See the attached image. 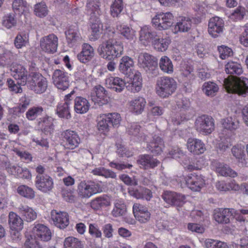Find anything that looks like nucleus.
I'll return each instance as SVG.
<instances>
[{"mask_svg":"<svg viewBox=\"0 0 248 248\" xmlns=\"http://www.w3.org/2000/svg\"><path fill=\"white\" fill-rule=\"evenodd\" d=\"M234 212V209L232 208L219 209L215 211L214 217L219 223L227 224L230 222V218L233 215Z\"/></svg>","mask_w":248,"mask_h":248,"instance_id":"nucleus-27","label":"nucleus"},{"mask_svg":"<svg viewBox=\"0 0 248 248\" xmlns=\"http://www.w3.org/2000/svg\"><path fill=\"white\" fill-rule=\"evenodd\" d=\"M47 7L45 2H41L34 5V12L36 16L43 17L47 15Z\"/></svg>","mask_w":248,"mask_h":248,"instance_id":"nucleus-58","label":"nucleus"},{"mask_svg":"<svg viewBox=\"0 0 248 248\" xmlns=\"http://www.w3.org/2000/svg\"><path fill=\"white\" fill-rule=\"evenodd\" d=\"M186 185L193 191H199L205 185L202 175L191 173L184 178Z\"/></svg>","mask_w":248,"mask_h":248,"instance_id":"nucleus-10","label":"nucleus"},{"mask_svg":"<svg viewBox=\"0 0 248 248\" xmlns=\"http://www.w3.org/2000/svg\"><path fill=\"white\" fill-rule=\"evenodd\" d=\"M110 198L106 195L97 197L91 202V207L94 210H98L109 206Z\"/></svg>","mask_w":248,"mask_h":248,"instance_id":"nucleus-36","label":"nucleus"},{"mask_svg":"<svg viewBox=\"0 0 248 248\" xmlns=\"http://www.w3.org/2000/svg\"><path fill=\"white\" fill-rule=\"evenodd\" d=\"M202 90L207 96L213 97L217 94L218 91L219 87L216 83L208 81L203 83Z\"/></svg>","mask_w":248,"mask_h":248,"instance_id":"nucleus-43","label":"nucleus"},{"mask_svg":"<svg viewBox=\"0 0 248 248\" xmlns=\"http://www.w3.org/2000/svg\"><path fill=\"white\" fill-rule=\"evenodd\" d=\"M133 212L135 218L140 223H146L150 218L151 213L147 208L139 203L134 204Z\"/></svg>","mask_w":248,"mask_h":248,"instance_id":"nucleus-21","label":"nucleus"},{"mask_svg":"<svg viewBox=\"0 0 248 248\" xmlns=\"http://www.w3.org/2000/svg\"><path fill=\"white\" fill-rule=\"evenodd\" d=\"M108 120H109V124L111 127H118L121 121V117L120 114L118 113H109L107 114Z\"/></svg>","mask_w":248,"mask_h":248,"instance_id":"nucleus-59","label":"nucleus"},{"mask_svg":"<svg viewBox=\"0 0 248 248\" xmlns=\"http://www.w3.org/2000/svg\"><path fill=\"white\" fill-rule=\"evenodd\" d=\"M88 12L91 14L99 15V0H89L86 5Z\"/></svg>","mask_w":248,"mask_h":248,"instance_id":"nucleus-60","label":"nucleus"},{"mask_svg":"<svg viewBox=\"0 0 248 248\" xmlns=\"http://www.w3.org/2000/svg\"><path fill=\"white\" fill-rule=\"evenodd\" d=\"M124 9L123 0H113L110 6V14L113 17H119Z\"/></svg>","mask_w":248,"mask_h":248,"instance_id":"nucleus-52","label":"nucleus"},{"mask_svg":"<svg viewBox=\"0 0 248 248\" xmlns=\"http://www.w3.org/2000/svg\"><path fill=\"white\" fill-rule=\"evenodd\" d=\"M64 146L68 149H74L78 147L80 139L78 133L69 129L64 131L62 133Z\"/></svg>","mask_w":248,"mask_h":248,"instance_id":"nucleus-11","label":"nucleus"},{"mask_svg":"<svg viewBox=\"0 0 248 248\" xmlns=\"http://www.w3.org/2000/svg\"><path fill=\"white\" fill-rule=\"evenodd\" d=\"M223 20L218 16L213 17L208 22V31L213 38L218 37L222 33L224 29Z\"/></svg>","mask_w":248,"mask_h":248,"instance_id":"nucleus-14","label":"nucleus"},{"mask_svg":"<svg viewBox=\"0 0 248 248\" xmlns=\"http://www.w3.org/2000/svg\"><path fill=\"white\" fill-rule=\"evenodd\" d=\"M17 209L18 213L21 215L23 218L27 222H31L37 217L36 212L28 205L21 204Z\"/></svg>","mask_w":248,"mask_h":248,"instance_id":"nucleus-30","label":"nucleus"},{"mask_svg":"<svg viewBox=\"0 0 248 248\" xmlns=\"http://www.w3.org/2000/svg\"><path fill=\"white\" fill-rule=\"evenodd\" d=\"M94 56V50L92 46L88 43L82 45V49L77 55L78 59L82 63H87Z\"/></svg>","mask_w":248,"mask_h":248,"instance_id":"nucleus-23","label":"nucleus"},{"mask_svg":"<svg viewBox=\"0 0 248 248\" xmlns=\"http://www.w3.org/2000/svg\"><path fill=\"white\" fill-rule=\"evenodd\" d=\"M95 90L96 96L95 103H97L99 106L107 104L109 100L108 92L101 85L96 86Z\"/></svg>","mask_w":248,"mask_h":248,"instance_id":"nucleus-38","label":"nucleus"},{"mask_svg":"<svg viewBox=\"0 0 248 248\" xmlns=\"http://www.w3.org/2000/svg\"><path fill=\"white\" fill-rule=\"evenodd\" d=\"M91 172L94 175L101 176L106 178L116 179L117 178V175L115 172L103 167L96 168L93 170Z\"/></svg>","mask_w":248,"mask_h":248,"instance_id":"nucleus-44","label":"nucleus"},{"mask_svg":"<svg viewBox=\"0 0 248 248\" xmlns=\"http://www.w3.org/2000/svg\"><path fill=\"white\" fill-rule=\"evenodd\" d=\"M27 83L29 89L38 94L44 93L47 87L46 78L39 73H31Z\"/></svg>","mask_w":248,"mask_h":248,"instance_id":"nucleus-6","label":"nucleus"},{"mask_svg":"<svg viewBox=\"0 0 248 248\" xmlns=\"http://www.w3.org/2000/svg\"><path fill=\"white\" fill-rule=\"evenodd\" d=\"M192 25L191 20L188 17L181 16L178 20V22L175 26V32H187Z\"/></svg>","mask_w":248,"mask_h":248,"instance_id":"nucleus-37","label":"nucleus"},{"mask_svg":"<svg viewBox=\"0 0 248 248\" xmlns=\"http://www.w3.org/2000/svg\"><path fill=\"white\" fill-rule=\"evenodd\" d=\"M164 21V30H167L171 26L173 23L174 16L170 12L161 13Z\"/></svg>","mask_w":248,"mask_h":248,"instance_id":"nucleus-63","label":"nucleus"},{"mask_svg":"<svg viewBox=\"0 0 248 248\" xmlns=\"http://www.w3.org/2000/svg\"><path fill=\"white\" fill-rule=\"evenodd\" d=\"M58 44V37L54 34H50L40 39L42 50L49 53H54L57 50Z\"/></svg>","mask_w":248,"mask_h":248,"instance_id":"nucleus-12","label":"nucleus"},{"mask_svg":"<svg viewBox=\"0 0 248 248\" xmlns=\"http://www.w3.org/2000/svg\"><path fill=\"white\" fill-rule=\"evenodd\" d=\"M195 127L198 131L203 135L210 134L215 130V120L210 116L202 115L196 119Z\"/></svg>","mask_w":248,"mask_h":248,"instance_id":"nucleus-7","label":"nucleus"},{"mask_svg":"<svg viewBox=\"0 0 248 248\" xmlns=\"http://www.w3.org/2000/svg\"><path fill=\"white\" fill-rule=\"evenodd\" d=\"M138 64L152 77L158 75L157 59L152 55L146 53L140 54L138 57Z\"/></svg>","mask_w":248,"mask_h":248,"instance_id":"nucleus-4","label":"nucleus"},{"mask_svg":"<svg viewBox=\"0 0 248 248\" xmlns=\"http://www.w3.org/2000/svg\"><path fill=\"white\" fill-rule=\"evenodd\" d=\"M51 217L55 226L60 229L65 228L69 223V215L65 212L53 210L51 212Z\"/></svg>","mask_w":248,"mask_h":248,"instance_id":"nucleus-18","label":"nucleus"},{"mask_svg":"<svg viewBox=\"0 0 248 248\" xmlns=\"http://www.w3.org/2000/svg\"><path fill=\"white\" fill-rule=\"evenodd\" d=\"M44 108L39 105H35L30 108L26 112V118L29 121H34L43 116Z\"/></svg>","mask_w":248,"mask_h":248,"instance_id":"nucleus-35","label":"nucleus"},{"mask_svg":"<svg viewBox=\"0 0 248 248\" xmlns=\"http://www.w3.org/2000/svg\"><path fill=\"white\" fill-rule=\"evenodd\" d=\"M100 185L93 181H81L78 186V192L82 198H89L99 192Z\"/></svg>","mask_w":248,"mask_h":248,"instance_id":"nucleus-8","label":"nucleus"},{"mask_svg":"<svg viewBox=\"0 0 248 248\" xmlns=\"http://www.w3.org/2000/svg\"><path fill=\"white\" fill-rule=\"evenodd\" d=\"M232 153L237 160L239 164L242 166L247 164V158L245 153V147L241 144H237L232 147Z\"/></svg>","mask_w":248,"mask_h":248,"instance_id":"nucleus-31","label":"nucleus"},{"mask_svg":"<svg viewBox=\"0 0 248 248\" xmlns=\"http://www.w3.org/2000/svg\"><path fill=\"white\" fill-rule=\"evenodd\" d=\"M8 217V223L11 230H21L23 228V219L17 214L10 212Z\"/></svg>","mask_w":248,"mask_h":248,"instance_id":"nucleus-34","label":"nucleus"},{"mask_svg":"<svg viewBox=\"0 0 248 248\" xmlns=\"http://www.w3.org/2000/svg\"><path fill=\"white\" fill-rule=\"evenodd\" d=\"M245 16V8L241 6H239L232 11L229 17L231 20L234 21H237L242 20Z\"/></svg>","mask_w":248,"mask_h":248,"instance_id":"nucleus-54","label":"nucleus"},{"mask_svg":"<svg viewBox=\"0 0 248 248\" xmlns=\"http://www.w3.org/2000/svg\"><path fill=\"white\" fill-rule=\"evenodd\" d=\"M89 233L93 237L96 238H101L102 237V232L97 224L91 223L89 224Z\"/></svg>","mask_w":248,"mask_h":248,"instance_id":"nucleus-62","label":"nucleus"},{"mask_svg":"<svg viewBox=\"0 0 248 248\" xmlns=\"http://www.w3.org/2000/svg\"><path fill=\"white\" fill-rule=\"evenodd\" d=\"M6 82L10 91L16 93H21L22 92V89L20 87L22 86L20 84V80H16L15 81L11 78H8Z\"/></svg>","mask_w":248,"mask_h":248,"instance_id":"nucleus-56","label":"nucleus"},{"mask_svg":"<svg viewBox=\"0 0 248 248\" xmlns=\"http://www.w3.org/2000/svg\"><path fill=\"white\" fill-rule=\"evenodd\" d=\"M186 146L189 152L195 155L202 154L205 150L204 143L197 139L189 138L187 141Z\"/></svg>","mask_w":248,"mask_h":248,"instance_id":"nucleus-24","label":"nucleus"},{"mask_svg":"<svg viewBox=\"0 0 248 248\" xmlns=\"http://www.w3.org/2000/svg\"><path fill=\"white\" fill-rule=\"evenodd\" d=\"M54 119L51 116L45 114L37 120V125L45 134H51L54 130Z\"/></svg>","mask_w":248,"mask_h":248,"instance_id":"nucleus-19","label":"nucleus"},{"mask_svg":"<svg viewBox=\"0 0 248 248\" xmlns=\"http://www.w3.org/2000/svg\"><path fill=\"white\" fill-rule=\"evenodd\" d=\"M110 33L106 32L104 35V40L97 48L99 55L104 59L109 61L107 67L109 71H114L116 63L112 60L120 57L124 52L123 43L116 41L114 38V31L109 30Z\"/></svg>","mask_w":248,"mask_h":248,"instance_id":"nucleus-1","label":"nucleus"},{"mask_svg":"<svg viewBox=\"0 0 248 248\" xmlns=\"http://www.w3.org/2000/svg\"><path fill=\"white\" fill-rule=\"evenodd\" d=\"M107 114H103L97 119V127L99 131H108L111 127Z\"/></svg>","mask_w":248,"mask_h":248,"instance_id":"nucleus-55","label":"nucleus"},{"mask_svg":"<svg viewBox=\"0 0 248 248\" xmlns=\"http://www.w3.org/2000/svg\"><path fill=\"white\" fill-rule=\"evenodd\" d=\"M24 248H43V247L36 238L30 235L24 243Z\"/></svg>","mask_w":248,"mask_h":248,"instance_id":"nucleus-64","label":"nucleus"},{"mask_svg":"<svg viewBox=\"0 0 248 248\" xmlns=\"http://www.w3.org/2000/svg\"><path fill=\"white\" fill-rule=\"evenodd\" d=\"M126 132L128 135L136 138L139 141L147 142L146 149L150 151L154 155H159L162 152L164 147V141L158 136L154 135L153 140L149 142L147 136H146L141 129V126L137 123H131L127 125Z\"/></svg>","mask_w":248,"mask_h":248,"instance_id":"nucleus-2","label":"nucleus"},{"mask_svg":"<svg viewBox=\"0 0 248 248\" xmlns=\"http://www.w3.org/2000/svg\"><path fill=\"white\" fill-rule=\"evenodd\" d=\"M158 34L150 26H144L141 28L140 31V40L145 46L152 45L153 42L157 38Z\"/></svg>","mask_w":248,"mask_h":248,"instance_id":"nucleus-16","label":"nucleus"},{"mask_svg":"<svg viewBox=\"0 0 248 248\" xmlns=\"http://www.w3.org/2000/svg\"><path fill=\"white\" fill-rule=\"evenodd\" d=\"M121 73L127 77H130L134 74V62L131 57L124 56L120 60L118 66Z\"/></svg>","mask_w":248,"mask_h":248,"instance_id":"nucleus-20","label":"nucleus"},{"mask_svg":"<svg viewBox=\"0 0 248 248\" xmlns=\"http://www.w3.org/2000/svg\"><path fill=\"white\" fill-rule=\"evenodd\" d=\"M28 36L24 31L19 32L14 40V45L17 48H21L28 44Z\"/></svg>","mask_w":248,"mask_h":248,"instance_id":"nucleus-51","label":"nucleus"},{"mask_svg":"<svg viewBox=\"0 0 248 248\" xmlns=\"http://www.w3.org/2000/svg\"><path fill=\"white\" fill-rule=\"evenodd\" d=\"M34 238L44 242H47L51 238L50 230L46 225L42 224H34L32 228Z\"/></svg>","mask_w":248,"mask_h":248,"instance_id":"nucleus-17","label":"nucleus"},{"mask_svg":"<svg viewBox=\"0 0 248 248\" xmlns=\"http://www.w3.org/2000/svg\"><path fill=\"white\" fill-rule=\"evenodd\" d=\"M226 89L229 92L235 93L239 95H246L248 93V78L241 77L234 80L224 79Z\"/></svg>","mask_w":248,"mask_h":248,"instance_id":"nucleus-5","label":"nucleus"},{"mask_svg":"<svg viewBox=\"0 0 248 248\" xmlns=\"http://www.w3.org/2000/svg\"><path fill=\"white\" fill-rule=\"evenodd\" d=\"M17 23L16 18L15 17V14L10 13L5 17L2 22V25L8 29H10L16 26Z\"/></svg>","mask_w":248,"mask_h":248,"instance_id":"nucleus-61","label":"nucleus"},{"mask_svg":"<svg viewBox=\"0 0 248 248\" xmlns=\"http://www.w3.org/2000/svg\"><path fill=\"white\" fill-rule=\"evenodd\" d=\"M12 75L16 80H20L21 85H25L27 83L28 72L21 64H14L11 68Z\"/></svg>","mask_w":248,"mask_h":248,"instance_id":"nucleus-22","label":"nucleus"},{"mask_svg":"<svg viewBox=\"0 0 248 248\" xmlns=\"http://www.w3.org/2000/svg\"><path fill=\"white\" fill-rule=\"evenodd\" d=\"M35 185L38 190L46 193L53 188V180L47 174L37 175L35 180Z\"/></svg>","mask_w":248,"mask_h":248,"instance_id":"nucleus-13","label":"nucleus"},{"mask_svg":"<svg viewBox=\"0 0 248 248\" xmlns=\"http://www.w3.org/2000/svg\"><path fill=\"white\" fill-rule=\"evenodd\" d=\"M116 29L119 32L124 38L128 40H132L135 35V31L126 25L119 23L117 25Z\"/></svg>","mask_w":248,"mask_h":248,"instance_id":"nucleus-41","label":"nucleus"},{"mask_svg":"<svg viewBox=\"0 0 248 248\" xmlns=\"http://www.w3.org/2000/svg\"><path fill=\"white\" fill-rule=\"evenodd\" d=\"M70 108L71 107L61 103L57 107L56 114L61 118L69 120L72 117Z\"/></svg>","mask_w":248,"mask_h":248,"instance_id":"nucleus-50","label":"nucleus"},{"mask_svg":"<svg viewBox=\"0 0 248 248\" xmlns=\"http://www.w3.org/2000/svg\"><path fill=\"white\" fill-rule=\"evenodd\" d=\"M64 248H83V244L78 239L72 236L66 237L64 241Z\"/></svg>","mask_w":248,"mask_h":248,"instance_id":"nucleus-53","label":"nucleus"},{"mask_svg":"<svg viewBox=\"0 0 248 248\" xmlns=\"http://www.w3.org/2000/svg\"><path fill=\"white\" fill-rule=\"evenodd\" d=\"M52 80L53 84L59 90L65 91L70 86L68 74L64 70H55L52 75Z\"/></svg>","mask_w":248,"mask_h":248,"instance_id":"nucleus-9","label":"nucleus"},{"mask_svg":"<svg viewBox=\"0 0 248 248\" xmlns=\"http://www.w3.org/2000/svg\"><path fill=\"white\" fill-rule=\"evenodd\" d=\"M225 70L227 74L240 75L243 73L242 66L234 62H228L225 66Z\"/></svg>","mask_w":248,"mask_h":248,"instance_id":"nucleus-46","label":"nucleus"},{"mask_svg":"<svg viewBox=\"0 0 248 248\" xmlns=\"http://www.w3.org/2000/svg\"><path fill=\"white\" fill-rule=\"evenodd\" d=\"M90 107V103L86 98L81 96H77L75 98L74 107L76 113L84 114L89 110Z\"/></svg>","mask_w":248,"mask_h":248,"instance_id":"nucleus-32","label":"nucleus"},{"mask_svg":"<svg viewBox=\"0 0 248 248\" xmlns=\"http://www.w3.org/2000/svg\"><path fill=\"white\" fill-rule=\"evenodd\" d=\"M137 162L140 166V168L144 169H153L160 163L159 160L151 155L146 154L140 155Z\"/></svg>","mask_w":248,"mask_h":248,"instance_id":"nucleus-26","label":"nucleus"},{"mask_svg":"<svg viewBox=\"0 0 248 248\" xmlns=\"http://www.w3.org/2000/svg\"><path fill=\"white\" fill-rule=\"evenodd\" d=\"M170 43L171 40L169 37H166L163 38L161 37L159 34L157 38L153 42L152 46L157 51L163 52L167 49Z\"/></svg>","mask_w":248,"mask_h":248,"instance_id":"nucleus-40","label":"nucleus"},{"mask_svg":"<svg viewBox=\"0 0 248 248\" xmlns=\"http://www.w3.org/2000/svg\"><path fill=\"white\" fill-rule=\"evenodd\" d=\"M27 2L23 0H14L12 3V8L14 13L20 15L24 11Z\"/></svg>","mask_w":248,"mask_h":248,"instance_id":"nucleus-57","label":"nucleus"},{"mask_svg":"<svg viewBox=\"0 0 248 248\" xmlns=\"http://www.w3.org/2000/svg\"><path fill=\"white\" fill-rule=\"evenodd\" d=\"M142 78L141 73L138 71L134 74L133 80L127 86V90L132 93L139 92L142 87Z\"/></svg>","mask_w":248,"mask_h":248,"instance_id":"nucleus-39","label":"nucleus"},{"mask_svg":"<svg viewBox=\"0 0 248 248\" xmlns=\"http://www.w3.org/2000/svg\"><path fill=\"white\" fill-rule=\"evenodd\" d=\"M65 34L67 42L69 44L73 45L80 39V35L76 27H71L65 31Z\"/></svg>","mask_w":248,"mask_h":248,"instance_id":"nucleus-42","label":"nucleus"},{"mask_svg":"<svg viewBox=\"0 0 248 248\" xmlns=\"http://www.w3.org/2000/svg\"><path fill=\"white\" fill-rule=\"evenodd\" d=\"M177 83L172 78L164 76L157 79L155 92L161 98H168L176 91Z\"/></svg>","mask_w":248,"mask_h":248,"instance_id":"nucleus-3","label":"nucleus"},{"mask_svg":"<svg viewBox=\"0 0 248 248\" xmlns=\"http://www.w3.org/2000/svg\"><path fill=\"white\" fill-rule=\"evenodd\" d=\"M126 211V205L124 202L121 200H116L111 212L112 216L115 217H120L124 215Z\"/></svg>","mask_w":248,"mask_h":248,"instance_id":"nucleus-47","label":"nucleus"},{"mask_svg":"<svg viewBox=\"0 0 248 248\" xmlns=\"http://www.w3.org/2000/svg\"><path fill=\"white\" fill-rule=\"evenodd\" d=\"M223 127L230 131L235 130L239 127V122L235 118L227 117L221 120Z\"/></svg>","mask_w":248,"mask_h":248,"instance_id":"nucleus-48","label":"nucleus"},{"mask_svg":"<svg viewBox=\"0 0 248 248\" xmlns=\"http://www.w3.org/2000/svg\"><path fill=\"white\" fill-rule=\"evenodd\" d=\"M106 84L108 88L117 93L122 92L125 86L124 80L119 77H110L107 78L106 79Z\"/></svg>","mask_w":248,"mask_h":248,"instance_id":"nucleus-29","label":"nucleus"},{"mask_svg":"<svg viewBox=\"0 0 248 248\" xmlns=\"http://www.w3.org/2000/svg\"><path fill=\"white\" fill-rule=\"evenodd\" d=\"M162 198L169 205L182 206L185 202V195L174 192L166 191L162 195Z\"/></svg>","mask_w":248,"mask_h":248,"instance_id":"nucleus-15","label":"nucleus"},{"mask_svg":"<svg viewBox=\"0 0 248 248\" xmlns=\"http://www.w3.org/2000/svg\"><path fill=\"white\" fill-rule=\"evenodd\" d=\"M90 22L92 30L90 38L92 40L95 41L99 37L103 28V25L99 18L94 15L91 16Z\"/></svg>","mask_w":248,"mask_h":248,"instance_id":"nucleus-28","label":"nucleus"},{"mask_svg":"<svg viewBox=\"0 0 248 248\" xmlns=\"http://www.w3.org/2000/svg\"><path fill=\"white\" fill-rule=\"evenodd\" d=\"M212 166L213 169H215L216 171L221 176H229L232 178L237 176V172L227 165L215 161L213 162Z\"/></svg>","mask_w":248,"mask_h":248,"instance_id":"nucleus-25","label":"nucleus"},{"mask_svg":"<svg viewBox=\"0 0 248 248\" xmlns=\"http://www.w3.org/2000/svg\"><path fill=\"white\" fill-rule=\"evenodd\" d=\"M160 69L164 73L170 74L173 72V65L171 60L167 56H162L159 62Z\"/></svg>","mask_w":248,"mask_h":248,"instance_id":"nucleus-45","label":"nucleus"},{"mask_svg":"<svg viewBox=\"0 0 248 248\" xmlns=\"http://www.w3.org/2000/svg\"><path fill=\"white\" fill-rule=\"evenodd\" d=\"M129 103L131 111L138 115L143 112L146 102L143 97L139 96L131 100Z\"/></svg>","mask_w":248,"mask_h":248,"instance_id":"nucleus-33","label":"nucleus"},{"mask_svg":"<svg viewBox=\"0 0 248 248\" xmlns=\"http://www.w3.org/2000/svg\"><path fill=\"white\" fill-rule=\"evenodd\" d=\"M17 193L21 196L29 199H32L35 197L33 189L27 185H20L17 188Z\"/></svg>","mask_w":248,"mask_h":248,"instance_id":"nucleus-49","label":"nucleus"}]
</instances>
